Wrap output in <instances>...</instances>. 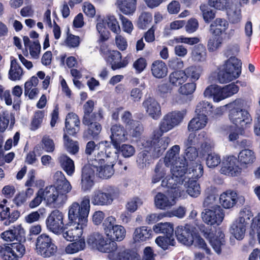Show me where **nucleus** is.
<instances>
[{
	"instance_id": "39",
	"label": "nucleus",
	"mask_w": 260,
	"mask_h": 260,
	"mask_svg": "<svg viewBox=\"0 0 260 260\" xmlns=\"http://www.w3.org/2000/svg\"><path fill=\"white\" fill-rule=\"evenodd\" d=\"M208 123L207 116L196 115L189 122L188 129L189 131H195L204 128Z\"/></svg>"
},
{
	"instance_id": "21",
	"label": "nucleus",
	"mask_w": 260,
	"mask_h": 260,
	"mask_svg": "<svg viewBox=\"0 0 260 260\" xmlns=\"http://www.w3.org/2000/svg\"><path fill=\"white\" fill-rule=\"evenodd\" d=\"M205 237L209 240V243L215 252L219 254L221 252V247L225 244L224 234L220 229H217L215 232L205 234Z\"/></svg>"
},
{
	"instance_id": "61",
	"label": "nucleus",
	"mask_w": 260,
	"mask_h": 260,
	"mask_svg": "<svg viewBox=\"0 0 260 260\" xmlns=\"http://www.w3.org/2000/svg\"><path fill=\"white\" fill-rule=\"evenodd\" d=\"M209 5L219 10H227L230 7V0H209Z\"/></svg>"
},
{
	"instance_id": "1",
	"label": "nucleus",
	"mask_w": 260,
	"mask_h": 260,
	"mask_svg": "<svg viewBox=\"0 0 260 260\" xmlns=\"http://www.w3.org/2000/svg\"><path fill=\"white\" fill-rule=\"evenodd\" d=\"M90 208V200L87 196L82 198L80 204L74 202L69 206L68 218L73 223L62 234L67 240L73 241L80 239L83 229L87 226Z\"/></svg>"
},
{
	"instance_id": "40",
	"label": "nucleus",
	"mask_w": 260,
	"mask_h": 260,
	"mask_svg": "<svg viewBox=\"0 0 260 260\" xmlns=\"http://www.w3.org/2000/svg\"><path fill=\"white\" fill-rule=\"evenodd\" d=\"M137 0H117L116 5L119 9L125 15L135 12Z\"/></svg>"
},
{
	"instance_id": "43",
	"label": "nucleus",
	"mask_w": 260,
	"mask_h": 260,
	"mask_svg": "<svg viewBox=\"0 0 260 260\" xmlns=\"http://www.w3.org/2000/svg\"><path fill=\"white\" fill-rule=\"evenodd\" d=\"M186 76V79H189L191 82H194L199 80L202 73V68L200 66H191L184 70Z\"/></svg>"
},
{
	"instance_id": "18",
	"label": "nucleus",
	"mask_w": 260,
	"mask_h": 260,
	"mask_svg": "<svg viewBox=\"0 0 260 260\" xmlns=\"http://www.w3.org/2000/svg\"><path fill=\"white\" fill-rule=\"evenodd\" d=\"M110 132L111 143L116 149H118L120 143L128 139V133L125 128L120 124H112Z\"/></svg>"
},
{
	"instance_id": "10",
	"label": "nucleus",
	"mask_w": 260,
	"mask_h": 260,
	"mask_svg": "<svg viewBox=\"0 0 260 260\" xmlns=\"http://www.w3.org/2000/svg\"><path fill=\"white\" fill-rule=\"evenodd\" d=\"M118 194V190L111 186L102 189L95 190L91 197V203L94 205L101 206L110 204Z\"/></svg>"
},
{
	"instance_id": "7",
	"label": "nucleus",
	"mask_w": 260,
	"mask_h": 260,
	"mask_svg": "<svg viewBox=\"0 0 260 260\" xmlns=\"http://www.w3.org/2000/svg\"><path fill=\"white\" fill-rule=\"evenodd\" d=\"M116 219L112 216L107 217L102 223L103 231L111 242L121 241L126 235V230L121 225L116 224Z\"/></svg>"
},
{
	"instance_id": "37",
	"label": "nucleus",
	"mask_w": 260,
	"mask_h": 260,
	"mask_svg": "<svg viewBox=\"0 0 260 260\" xmlns=\"http://www.w3.org/2000/svg\"><path fill=\"white\" fill-rule=\"evenodd\" d=\"M186 170L185 172L187 176L193 179H198L203 174V167L198 162H191L189 164L186 162Z\"/></svg>"
},
{
	"instance_id": "58",
	"label": "nucleus",
	"mask_w": 260,
	"mask_h": 260,
	"mask_svg": "<svg viewBox=\"0 0 260 260\" xmlns=\"http://www.w3.org/2000/svg\"><path fill=\"white\" fill-rule=\"evenodd\" d=\"M220 156L214 152L208 153L206 157L207 166L209 168H214L220 163Z\"/></svg>"
},
{
	"instance_id": "12",
	"label": "nucleus",
	"mask_w": 260,
	"mask_h": 260,
	"mask_svg": "<svg viewBox=\"0 0 260 260\" xmlns=\"http://www.w3.org/2000/svg\"><path fill=\"white\" fill-rule=\"evenodd\" d=\"M25 252L24 246L19 243L0 245V257L3 260H19Z\"/></svg>"
},
{
	"instance_id": "32",
	"label": "nucleus",
	"mask_w": 260,
	"mask_h": 260,
	"mask_svg": "<svg viewBox=\"0 0 260 260\" xmlns=\"http://www.w3.org/2000/svg\"><path fill=\"white\" fill-rule=\"evenodd\" d=\"M53 180L56 187L66 192L71 190L72 186L62 172H56L53 175Z\"/></svg>"
},
{
	"instance_id": "20",
	"label": "nucleus",
	"mask_w": 260,
	"mask_h": 260,
	"mask_svg": "<svg viewBox=\"0 0 260 260\" xmlns=\"http://www.w3.org/2000/svg\"><path fill=\"white\" fill-rule=\"evenodd\" d=\"M238 161L237 157L233 155L225 157L222 162L221 173L231 176L238 175L241 169L238 165Z\"/></svg>"
},
{
	"instance_id": "41",
	"label": "nucleus",
	"mask_w": 260,
	"mask_h": 260,
	"mask_svg": "<svg viewBox=\"0 0 260 260\" xmlns=\"http://www.w3.org/2000/svg\"><path fill=\"white\" fill-rule=\"evenodd\" d=\"M58 161L61 167L69 176H72L75 170L74 161L68 156L65 154H61L58 157Z\"/></svg>"
},
{
	"instance_id": "13",
	"label": "nucleus",
	"mask_w": 260,
	"mask_h": 260,
	"mask_svg": "<svg viewBox=\"0 0 260 260\" xmlns=\"http://www.w3.org/2000/svg\"><path fill=\"white\" fill-rule=\"evenodd\" d=\"M166 187L169 188L167 194L158 192L154 198L155 206L161 210H166L174 205L176 203L175 199L179 197L175 194L177 192L175 186V187Z\"/></svg>"
},
{
	"instance_id": "19",
	"label": "nucleus",
	"mask_w": 260,
	"mask_h": 260,
	"mask_svg": "<svg viewBox=\"0 0 260 260\" xmlns=\"http://www.w3.org/2000/svg\"><path fill=\"white\" fill-rule=\"evenodd\" d=\"M198 144L201 145V148L204 151H208L211 148L210 140L207 137L205 132H201L197 137L195 133L190 134L185 142L186 147H193Z\"/></svg>"
},
{
	"instance_id": "15",
	"label": "nucleus",
	"mask_w": 260,
	"mask_h": 260,
	"mask_svg": "<svg viewBox=\"0 0 260 260\" xmlns=\"http://www.w3.org/2000/svg\"><path fill=\"white\" fill-rule=\"evenodd\" d=\"M64 215L58 210L52 211L48 215L46 220V224L47 229L55 234H60L63 229Z\"/></svg>"
},
{
	"instance_id": "62",
	"label": "nucleus",
	"mask_w": 260,
	"mask_h": 260,
	"mask_svg": "<svg viewBox=\"0 0 260 260\" xmlns=\"http://www.w3.org/2000/svg\"><path fill=\"white\" fill-rule=\"evenodd\" d=\"M200 8L202 12L203 19L206 22L209 23L215 17L214 12L208 8L206 5H201Z\"/></svg>"
},
{
	"instance_id": "60",
	"label": "nucleus",
	"mask_w": 260,
	"mask_h": 260,
	"mask_svg": "<svg viewBox=\"0 0 260 260\" xmlns=\"http://www.w3.org/2000/svg\"><path fill=\"white\" fill-rule=\"evenodd\" d=\"M44 116L45 113L44 111L38 110L35 112L30 125V129L31 130L35 131L40 127Z\"/></svg>"
},
{
	"instance_id": "24",
	"label": "nucleus",
	"mask_w": 260,
	"mask_h": 260,
	"mask_svg": "<svg viewBox=\"0 0 260 260\" xmlns=\"http://www.w3.org/2000/svg\"><path fill=\"white\" fill-rule=\"evenodd\" d=\"M87 243L92 248L102 252H105L109 246V242L99 233H93L90 235L87 239Z\"/></svg>"
},
{
	"instance_id": "57",
	"label": "nucleus",
	"mask_w": 260,
	"mask_h": 260,
	"mask_svg": "<svg viewBox=\"0 0 260 260\" xmlns=\"http://www.w3.org/2000/svg\"><path fill=\"white\" fill-rule=\"evenodd\" d=\"M106 21L108 28L111 31L116 34L121 32L120 27L118 21L113 15H108L106 17Z\"/></svg>"
},
{
	"instance_id": "35",
	"label": "nucleus",
	"mask_w": 260,
	"mask_h": 260,
	"mask_svg": "<svg viewBox=\"0 0 260 260\" xmlns=\"http://www.w3.org/2000/svg\"><path fill=\"white\" fill-rule=\"evenodd\" d=\"M23 75V69L18 64L16 59L11 57L10 68L8 74L9 78L12 81L20 80Z\"/></svg>"
},
{
	"instance_id": "6",
	"label": "nucleus",
	"mask_w": 260,
	"mask_h": 260,
	"mask_svg": "<svg viewBox=\"0 0 260 260\" xmlns=\"http://www.w3.org/2000/svg\"><path fill=\"white\" fill-rule=\"evenodd\" d=\"M44 201L49 207L58 208L63 206L68 200L67 193L69 192L57 188L55 185H50L41 188Z\"/></svg>"
},
{
	"instance_id": "2",
	"label": "nucleus",
	"mask_w": 260,
	"mask_h": 260,
	"mask_svg": "<svg viewBox=\"0 0 260 260\" xmlns=\"http://www.w3.org/2000/svg\"><path fill=\"white\" fill-rule=\"evenodd\" d=\"M180 146L177 145L173 146L167 153L164 160L166 166H173L171 169L172 176H167L161 181V185L172 186L176 181L183 180V175L186 170V160L178 157Z\"/></svg>"
},
{
	"instance_id": "3",
	"label": "nucleus",
	"mask_w": 260,
	"mask_h": 260,
	"mask_svg": "<svg viewBox=\"0 0 260 260\" xmlns=\"http://www.w3.org/2000/svg\"><path fill=\"white\" fill-rule=\"evenodd\" d=\"M251 103L242 100L237 99L229 105L230 108L229 113L230 121L236 126L244 128L250 124L252 118L248 110Z\"/></svg>"
},
{
	"instance_id": "5",
	"label": "nucleus",
	"mask_w": 260,
	"mask_h": 260,
	"mask_svg": "<svg viewBox=\"0 0 260 260\" xmlns=\"http://www.w3.org/2000/svg\"><path fill=\"white\" fill-rule=\"evenodd\" d=\"M242 62L235 57H231L222 66L218 74L219 83L224 84L238 78L241 73Z\"/></svg>"
},
{
	"instance_id": "47",
	"label": "nucleus",
	"mask_w": 260,
	"mask_h": 260,
	"mask_svg": "<svg viewBox=\"0 0 260 260\" xmlns=\"http://www.w3.org/2000/svg\"><path fill=\"white\" fill-rule=\"evenodd\" d=\"M157 245L164 250L169 248L170 246H174L176 243L173 235L159 236L155 239Z\"/></svg>"
},
{
	"instance_id": "14",
	"label": "nucleus",
	"mask_w": 260,
	"mask_h": 260,
	"mask_svg": "<svg viewBox=\"0 0 260 260\" xmlns=\"http://www.w3.org/2000/svg\"><path fill=\"white\" fill-rule=\"evenodd\" d=\"M95 175L96 171L91 160L82 170L80 183L82 190L87 191L92 188L94 184Z\"/></svg>"
},
{
	"instance_id": "34",
	"label": "nucleus",
	"mask_w": 260,
	"mask_h": 260,
	"mask_svg": "<svg viewBox=\"0 0 260 260\" xmlns=\"http://www.w3.org/2000/svg\"><path fill=\"white\" fill-rule=\"evenodd\" d=\"M151 229L146 226L137 228L133 234V239L135 242H144L152 237Z\"/></svg>"
},
{
	"instance_id": "30",
	"label": "nucleus",
	"mask_w": 260,
	"mask_h": 260,
	"mask_svg": "<svg viewBox=\"0 0 260 260\" xmlns=\"http://www.w3.org/2000/svg\"><path fill=\"white\" fill-rule=\"evenodd\" d=\"M95 150H98V152L103 151L104 153H107L114 149L111 147V143L107 141H101L97 144L92 141L88 142L86 144L85 153L90 155Z\"/></svg>"
},
{
	"instance_id": "36",
	"label": "nucleus",
	"mask_w": 260,
	"mask_h": 260,
	"mask_svg": "<svg viewBox=\"0 0 260 260\" xmlns=\"http://www.w3.org/2000/svg\"><path fill=\"white\" fill-rule=\"evenodd\" d=\"M151 71L152 75L156 78H162L168 74V67L166 63L160 60L154 61L151 65Z\"/></svg>"
},
{
	"instance_id": "31",
	"label": "nucleus",
	"mask_w": 260,
	"mask_h": 260,
	"mask_svg": "<svg viewBox=\"0 0 260 260\" xmlns=\"http://www.w3.org/2000/svg\"><path fill=\"white\" fill-rule=\"evenodd\" d=\"M170 142V139L166 137L154 141L151 150L153 157L158 158L161 156L168 147Z\"/></svg>"
},
{
	"instance_id": "8",
	"label": "nucleus",
	"mask_w": 260,
	"mask_h": 260,
	"mask_svg": "<svg viewBox=\"0 0 260 260\" xmlns=\"http://www.w3.org/2000/svg\"><path fill=\"white\" fill-rule=\"evenodd\" d=\"M183 178V180L180 181H176L172 186H168L171 187H176L177 192H175L176 196L179 197H184L185 195V190L187 193L192 197H197L201 193V188L199 184L195 180H191L190 177L187 176L184 172Z\"/></svg>"
},
{
	"instance_id": "28",
	"label": "nucleus",
	"mask_w": 260,
	"mask_h": 260,
	"mask_svg": "<svg viewBox=\"0 0 260 260\" xmlns=\"http://www.w3.org/2000/svg\"><path fill=\"white\" fill-rule=\"evenodd\" d=\"M125 249L118 247L115 242H109L107 249L105 252L108 253V257L110 260H123Z\"/></svg>"
},
{
	"instance_id": "53",
	"label": "nucleus",
	"mask_w": 260,
	"mask_h": 260,
	"mask_svg": "<svg viewBox=\"0 0 260 260\" xmlns=\"http://www.w3.org/2000/svg\"><path fill=\"white\" fill-rule=\"evenodd\" d=\"M226 14L230 22L232 23H238L242 19L241 10L238 7H229L226 10Z\"/></svg>"
},
{
	"instance_id": "49",
	"label": "nucleus",
	"mask_w": 260,
	"mask_h": 260,
	"mask_svg": "<svg viewBox=\"0 0 260 260\" xmlns=\"http://www.w3.org/2000/svg\"><path fill=\"white\" fill-rule=\"evenodd\" d=\"M85 247V242L84 239L80 238L75 242L69 244L65 248L68 254H74L83 250Z\"/></svg>"
},
{
	"instance_id": "48",
	"label": "nucleus",
	"mask_w": 260,
	"mask_h": 260,
	"mask_svg": "<svg viewBox=\"0 0 260 260\" xmlns=\"http://www.w3.org/2000/svg\"><path fill=\"white\" fill-rule=\"evenodd\" d=\"M184 70H180L171 73L169 75V81L173 85L179 86L187 80Z\"/></svg>"
},
{
	"instance_id": "44",
	"label": "nucleus",
	"mask_w": 260,
	"mask_h": 260,
	"mask_svg": "<svg viewBox=\"0 0 260 260\" xmlns=\"http://www.w3.org/2000/svg\"><path fill=\"white\" fill-rule=\"evenodd\" d=\"M169 167L166 166L165 163L159 160L155 167V174L152 177V182L153 183L158 182L166 175Z\"/></svg>"
},
{
	"instance_id": "4",
	"label": "nucleus",
	"mask_w": 260,
	"mask_h": 260,
	"mask_svg": "<svg viewBox=\"0 0 260 260\" xmlns=\"http://www.w3.org/2000/svg\"><path fill=\"white\" fill-rule=\"evenodd\" d=\"M95 157L92 161L96 171V175L102 179L111 178L114 173L113 167L118 157L116 151L112 150L104 153L101 151L97 153Z\"/></svg>"
},
{
	"instance_id": "59",
	"label": "nucleus",
	"mask_w": 260,
	"mask_h": 260,
	"mask_svg": "<svg viewBox=\"0 0 260 260\" xmlns=\"http://www.w3.org/2000/svg\"><path fill=\"white\" fill-rule=\"evenodd\" d=\"M152 16L148 12H142L140 15L138 20V26L141 29H145L152 21Z\"/></svg>"
},
{
	"instance_id": "25",
	"label": "nucleus",
	"mask_w": 260,
	"mask_h": 260,
	"mask_svg": "<svg viewBox=\"0 0 260 260\" xmlns=\"http://www.w3.org/2000/svg\"><path fill=\"white\" fill-rule=\"evenodd\" d=\"M19 216V213L17 211L10 212V208L0 204V221L2 224L9 225L15 221Z\"/></svg>"
},
{
	"instance_id": "46",
	"label": "nucleus",
	"mask_w": 260,
	"mask_h": 260,
	"mask_svg": "<svg viewBox=\"0 0 260 260\" xmlns=\"http://www.w3.org/2000/svg\"><path fill=\"white\" fill-rule=\"evenodd\" d=\"M107 25L106 17H98L96 27L102 41L107 40L109 38V32L106 27Z\"/></svg>"
},
{
	"instance_id": "33",
	"label": "nucleus",
	"mask_w": 260,
	"mask_h": 260,
	"mask_svg": "<svg viewBox=\"0 0 260 260\" xmlns=\"http://www.w3.org/2000/svg\"><path fill=\"white\" fill-rule=\"evenodd\" d=\"M237 194L234 191L228 190L223 192L220 196V203L226 209L232 208L236 203Z\"/></svg>"
},
{
	"instance_id": "56",
	"label": "nucleus",
	"mask_w": 260,
	"mask_h": 260,
	"mask_svg": "<svg viewBox=\"0 0 260 260\" xmlns=\"http://www.w3.org/2000/svg\"><path fill=\"white\" fill-rule=\"evenodd\" d=\"M64 147L70 153L75 154L79 151V145L78 142L73 141L65 134L63 136Z\"/></svg>"
},
{
	"instance_id": "29",
	"label": "nucleus",
	"mask_w": 260,
	"mask_h": 260,
	"mask_svg": "<svg viewBox=\"0 0 260 260\" xmlns=\"http://www.w3.org/2000/svg\"><path fill=\"white\" fill-rule=\"evenodd\" d=\"M121 54L117 50H112L109 52L107 60L111 65L113 70L125 67L128 63V61L124 59L121 60Z\"/></svg>"
},
{
	"instance_id": "27",
	"label": "nucleus",
	"mask_w": 260,
	"mask_h": 260,
	"mask_svg": "<svg viewBox=\"0 0 260 260\" xmlns=\"http://www.w3.org/2000/svg\"><path fill=\"white\" fill-rule=\"evenodd\" d=\"M229 22L223 18H217L210 24L209 31L213 36H221L229 27Z\"/></svg>"
},
{
	"instance_id": "16",
	"label": "nucleus",
	"mask_w": 260,
	"mask_h": 260,
	"mask_svg": "<svg viewBox=\"0 0 260 260\" xmlns=\"http://www.w3.org/2000/svg\"><path fill=\"white\" fill-rule=\"evenodd\" d=\"M195 234L193 227L188 224L178 226L175 230L177 241L186 246H190L193 244Z\"/></svg>"
},
{
	"instance_id": "63",
	"label": "nucleus",
	"mask_w": 260,
	"mask_h": 260,
	"mask_svg": "<svg viewBox=\"0 0 260 260\" xmlns=\"http://www.w3.org/2000/svg\"><path fill=\"white\" fill-rule=\"evenodd\" d=\"M119 150L122 153V155L124 157H130L134 155L135 153V148L132 145L129 144H122L121 146L119 145L118 149L115 151ZM115 151V150H114ZM117 153V152H116Z\"/></svg>"
},
{
	"instance_id": "50",
	"label": "nucleus",
	"mask_w": 260,
	"mask_h": 260,
	"mask_svg": "<svg viewBox=\"0 0 260 260\" xmlns=\"http://www.w3.org/2000/svg\"><path fill=\"white\" fill-rule=\"evenodd\" d=\"M153 231L157 233H162L166 235H173V224L170 222H160L153 226Z\"/></svg>"
},
{
	"instance_id": "17",
	"label": "nucleus",
	"mask_w": 260,
	"mask_h": 260,
	"mask_svg": "<svg viewBox=\"0 0 260 260\" xmlns=\"http://www.w3.org/2000/svg\"><path fill=\"white\" fill-rule=\"evenodd\" d=\"M203 221L209 225L219 224L222 221L224 214L219 206H214L205 209L202 213Z\"/></svg>"
},
{
	"instance_id": "26",
	"label": "nucleus",
	"mask_w": 260,
	"mask_h": 260,
	"mask_svg": "<svg viewBox=\"0 0 260 260\" xmlns=\"http://www.w3.org/2000/svg\"><path fill=\"white\" fill-rule=\"evenodd\" d=\"M80 124V121L77 114L74 113H69L65 122L67 133L71 135L76 134L79 131Z\"/></svg>"
},
{
	"instance_id": "64",
	"label": "nucleus",
	"mask_w": 260,
	"mask_h": 260,
	"mask_svg": "<svg viewBox=\"0 0 260 260\" xmlns=\"http://www.w3.org/2000/svg\"><path fill=\"white\" fill-rule=\"evenodd\" d=\"M42 148L47 152H53L55 149L54 141L49 136H45L42 139Z\"/></svg>"
},
{
	"instance_id": "11",
	"label": "nucleus",
	"mask_w": 260,
	"mask_h": 260,
	"mask_svg": "<svg viewBox=\"0 0 260 260\" xmlns=\"http://www.w3.org/2000/svg\"><path fill=\"white\" fill-rule=\"evenodd\" d=\"M57 247L50 236L42 234L39 236L36 242L37 253L44 257H50L57 252Z\"/></svg>"
},
{
	"instance_id": "52",
	"label": "nucleus",
	"mask_w": 260,
	"mask_h": 260,
	"mask_svg": "<svg viewBox=\"0 0 260 260\" xmlns=\"http://www.w3.org/2000/svg\"><path fill=\"white\" fill-rule=\"evenodd\" d=\"M152 161V157L147 151L140 152L137 157V164L140 169L148 167Z\"/></svg>"
},
{
	"instance_id": "45",
	"label": "nucleus",
	"mask_w": 260,
	"mask_h": 260,
	"mask_svg": "<svg viewBox=\"0 0 260 260\" xmlns=\"http://www.w3.org/2000/svg\"><path fill=\"white\" fill-rule=\"evenodd\" d=\"M206 51L205 47L201 45L195 46L191 52V59L196 62H202L206 60Z\"/></svg>"
},
{
	"instance_id": "9",
	"label": "nucleus",
	"mask_w": 260,
	"mask_h": 260,
	"mask_svg": "<svg viewBox=\"0 0 260 260\" xmlns=\"http://www.w3.org/2000/svg\"><path fill=\"white\" fill-rule=\"evenodd\" d=\"M184 113L180 111H173L165 115L159 124V129L153 132L154 136L158 138L164 133H167L179 125L182 121Z\"/></svg>"
},
{
	"instance_id": "42",
	"label": "nucleus",
	"mask_w": 260,
	"mask_h": 260,
	"mask_svg": "<svg viewBox=\"0 0 260 260\" xmlns=\"http://www.w3.org/2000/svg\"><path fill=\"white\" fill-rule=\"evenodd\" d=\"M255 160L254 152L250 149H245L241 150L238 154V161L241 165L252 164Z\"/></svg>"
},
{
	"instance_id": "38",
	"label": "nucleus",
	"mask_w": 260,
	"mask_h": 260,
	"mask_svg": "<svg viewBox=\"0 0 260 260\" xmlns=\"http://www.w3.org/2000/svg\"><path fill=\"white\" fill-rule=\"evenodd\" d=\"M15 123L14 116L7 110H2L0 112V131L4 132L9 125L12 128Z\"/></svg>"
},
{
	"instance_id": "22",
	"label": "nucleus",
	"mask_w": 260,
	"mask_h": 260,
	"mask_svg": "<svg viewBox=\"0 0 260 260\" xmlns=\"http://www.w3.org/2000/svg\"><path fill=\"white\" fill-rule=\"evenodd\" d=\"M249 220V218L248 217L245 218L241 216L232 224L230 228V232L237 240H240L244 238L246 228Z\"/></svg>"
},
{
	"instance_id": "54",
	"label": "nucleus",
	"mask_w": 260,
	"mask_h": 260,
	"mask_svg": "<svg viewBox=\"0 0 260 260\" xmlns=\"http://www.w3.org/2000/svg\"><path fill=\"white\" fill-rule=\"evenodd\" d=\"M213 106L209 102L203 101L199 102L196 106L195 113L197 115H203L207 116L212 113Z\"/></svg>"
},
{
	"instance_id": "51",
	"label": "nucleus",
	"mask_w": 260,
	"mask_h": 260,
	"mask_svg": "<svg viewBox=\"0 0 260 260\" xmlns=\"http://www.w3.org/2000/svg\"><path fill=\"white\" fill-rule=\"evenodd\" d=\"M85 125H87L88 127L84 132V137L88 139H94L99 135L102 130L101 124L96 122Z\"/></svg>"
},
{
	"instance_id": "23",
	"label": "nucleus",
	"mask_w": 260,
	"mask_h": 260,
	"mask_svg": "<svg viewBox=\"0 0 260 260\" xmlns=\"http://www.w3.org/2000/svg\"><path fill=\"white\" fill-rule=\"evenodd\" d=\"M146 113L153 119H158L161 116V108L159 104L154 98H147L143 103Z\"/></svg>"
},
{
	"instance_id": "55",
	"label": "nucleus",
	"mask_w": 260,
	"mask_h": 260,
	"mask_svg": "<svg viewBox=\"0 0 260 260\" xmlns=\"http://www.w3.org/2000/svg\"><path fill=\"white\" fill-rule=\"evenodd\" d=\"M223 38L220 36H213L209 38L207 43V48L209 52H214L221 47Z\"/></svg>"
}]
</instances>
